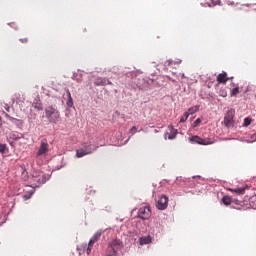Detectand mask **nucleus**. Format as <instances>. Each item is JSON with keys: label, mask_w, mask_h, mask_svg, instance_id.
Wrapping results in <instances>:
<instances>
[{"label": "nucleus", "mask_w": 256, "mask_h": 256, "mask_svg": "<svg viewBox=\"0 0 256 256\" xmlns=\"http://www.w3.org/2000/svg\"><path fill=\"white\" fill-rule=\"evenodd\" d=\"M123 248V242L119 239H113L109 242L105 256H117V252Z\"/></svg>", "instance_id": "1"}, {"label": "nucleus", "mask_w": 256, "mask_h": 256, "mask_svg": "<svg viewBox=\"0 0 256 256\" xmlns=\"http://www.w3.org/2000/svg\"><path fill=\"white\" fill-rule=\"evenodd\" d=\"M45 113L49 123H59V120L61 119V114L59 113V110H57V108L53 106H48L45 109Z\"/></svg>", "instance_id": "2"}, {"label": "nucleus", "mask_w": 256, "mask_h": 256, "mask_svg": "<svg viewBox=\"0 0 256 256\" xmlns=\"http://www.w3.org/2000/svg\"><path fill=\"white\" fill-rule=\"evenodd\" d=\"M47 153H49V142L44 138L40 142V146L36 152V157H47Z\"/></svg>", "instance_id": "3"}, {"label": "nucleus", "mask_w": 256, "mask_h": 256, "mask_svg": "<svg viewBox=\"0 0 256 256\" xmlns=\"http://www.w3.org/2000/svg\"><path fill=\"white\" fill-rule=\"evenodd\" d=\"M137 217L142 219V221H147V219L151 218V208L149 206L139 208Z\"/></svg>", "instance_id": "4"}, {"label": "nucleus", "mask_w": 256, "mask_h": 256, "mask_svg": "<svg viewBox=\"0 0 256 256\" xmlns=\"http://www.w3.org/2000/svg\"><path fill=\"white\" fill-rule=\"evenodd\" d=\"M235 117V109H230L224 116V125L225 127H233V119Z\"/></svg>", "instance_id": "5"}, {"label": "nucleus", "mask_w": 256, "mask_h": 256, "mask_svg": "<svg viewBox=\"0 0 256 256\" xmlns=\"http://www.w3.org/2000/svg\"><path fill=\"white\" fill-rule=\"evenodd\" d=\"M190 143H196L197 145H213V140L209 138L203 139L199 136H192L190 138Z\"/></svg>", "instance_id": "6"}, {"label": "nucleus", "mask_w": 256, "mask_h": 256, "mask_svg": "<svg viewBox=\"0 0 256 256\" xmlns=\"http://www.w3.org/2000/svg\"><path fill=\"white\" fill-rule=\"evenodd\" d=\"M99 239H101V232H96L93 237L89 240L87 249H86V253L87 255H91V250L93 249V245H95V243H97V241H99Z\"/></svg>", "instance_id": "7"}, {"label": "nucleus", "mask_w": 256, "mask_h": 256, "mask_svg": "<svg viewBox=\"0 0 256 256\" xmlns=\"http://www.w3.org/2000/svg\"><path fill=\"white\" fill-rule=\"evenodd\" d=\"M168 203L169 198H167V196H162L157 202V208L163 211L167 207Z\"/></svg>", "instance_id": "8"}, {"label": "nucleus", "mask_w": 256, "mask_h": 256, "mask_svg": "<svg viewBox=\"0 0 256 256\" xmlns=\"http://www.w3.org/2000/svg\"><path fill=\"white\" fill-rule=\"evenodd\" d=\"M95 85L99 86H105V85H112L111 81H109V79L107 78H97V80L95 81Z\"/></svg>", "instance_id": "9"}, {"label": "nucleus", "mask_w": 256, "mask_h": 256, "mask_svg": "<svg viewBox=\"0 0 256 256\" xmlns=\"http://www.w3.org/2000/svg\"><path fill=\"white\" fill-rule=\"evenodd\" d=\"M217 81H218V83H223V85H225L227 83V81H229V77H227L226 72L218 74Z\"/></svg>", "instance_id": "10"}, {"label": "nucleus", "mask_w": 256, "mask_h": 256, "mask_svg": "<svg viewBox=\"0 0 256 256\" xmlns=\"http://www.w3.org/2000/svg\"><path fill=\"white\" fill-rule=\"evenodd\" d=\"M91 153H93V150L80 149L76 151V157L78 158L85 157V155H91Z\"/></svg>", "instance_id": "11"}, {"label": "nucleus", "mask_w": 256, "mask_h": 256, "mask_svg": "<svg viewBox=\"0 0 256 256\" xmlns=\"http://www.w3.org/2000/svg\"><path fill=\"white\" fill-rule=\"evenodd\" d=\"M34 181H37L39 185H43L44 183H47V176L45 174L35 176Z\"/></svg>", "instance_id": "12"}, {"label": "nucleus", "mask_w": 256, "mask_h": 256, "mask_svg": "<svg viewBox=\"0 0 256 256\" xmlns=\"http://www.w3.org/2000/svg\"><path fill=\"white\" fill-rule=\"evenodd\" d=\"M140 245H149L151 243V238L149 236L142 237L139 239Z\"/></svg>", "instance_id": "13"}, {"label": "nucleus", "mask_w": 256, "mask_h": 256, "mask_svg": "<svg viewBox=\"0 0 256 256\" xmlns=\"http://www.w3.org/2000/svg\"><path fill=\"white\" fill-rule=\"evenodd\" d=\"M245 189L247 188H235V189H230L232 193H237V195H245Z\"/></svg>", "instance_id": "14"}, {"label": "nucleus", "mask_w": 256, "mask_h": 256, "mask_svg": "<svg viewBox=\"0 0 256 256\" xmlns=\"http://www.w3.org/2000/svg\"><path fill=\"white\" fill-rule=\"evenodd\" d=\"M238 93H241L240 89H239V86H236L235 88H232L230 90V96L231 97H237V94Z\"/></svg>", "instance_id": "15"}, {"label": "nucleus", "mask_w": 256, "mask_h": 256, "mask_svg": "<svg viewBox=\"0 0 256 256\" xmlns=\"http://www.w3.org/2000/svg\"><path fill=\"white\" fill-rule=\"evenodd\" d=\"M222 203H223L224 205H226V206L231 205V203H232L231 197H229V196H224V197L222 198Z\"/></svg>", "instance_id": "16"}, {"label": "nucleus", "mask_w": 256, "mask_h": 256, "mask_svg": "<svg viewBox=\"0 0 256 256\" xmlns=\"http://www.w3.org/2000/svg\"><path fill=\"white\" fill-rule=\"evenodd\" d=\"M177 129H175V128H171V132H170V134H169V136H168V139H175V137H177Z\"/></svg>", "instance_id": "17"}, {"label": "nucleus", "mask_w": 256, "mask_h": 256, "mask_svg": "<svg viewBox=\"0 0 256 256\" xmlns=\"http://www.w3.org/2000/svg\"><path fill=\"white\" fill-rule=\"evenodd\" d=\"M197 111H199V106H194L189 108L188 114L190 113V115H193L194 113H197Z\"/></svg>", "instance_id": "18"}, {"label": "nucleus", "mask_w": 256, "mask_h": 256, "mask_svg": "<svg viewBox=\"0 0 256 256\" xmlns=\"http://www.w3.org/2000/svg\"><path fill=\"white\" fill-rule=\"evenodd\" d=\"M189 119V112H185L180 119V123H185Z\"/></svg>", "instance_id": "19"}, {"label": "nucleus", "mask_w": 256, "mask_h": 256, "mask_svg": "<svg viewBox=\"0 0 256 256\" xmlns=\"http://www.w3.org/2000/svg\"><path fill=\"white\" fill-rule=\"evenodd\" d=\"M69 100L67 102L68 107H71L73 105V98H71V92H68Z\"/></svg>", "instance_id": "20"}, {"label": "nucleus", "mask_w": 256, "mask_h": 256, "mask_svg": "<svg viewBox=\"0 0 256 256\" xmlns=\"http://www.w3.org/2000/svg\"><path fill=\"white\" fill-rule=\"evenodd\" d=\"M249 125H251V118H245L244 119V126L249 127Z\"/></svg>", "instance_id": "21"}, {"label": "nucleus", "mask_w": 256, "mask_h": 256, "mask_svg": "<svg viewBox=\"0 0 256 256\" xmlns=\"http://www.w3.org/2000/svg\"><path fill=\"white\" fill-rule=\"evenodd\" d=\"M201 123V118H197L195 121H194V127H199Z\"/></svg>", "instance_id": "22"}, {"label": "nucleus", "mask_w": 256, "mask_h": 256, "mask_svg": "<svg viewBox=\"0 0 256 256\" xmlns=\"http://www.w3.org/2000/svg\"><path fill=\"white\" fill-rule=\"evenodd\" d=\"M130 133H132V135H135V133H137V126H133V127L130 129Z\"/></svg>", "instance_id": "23"}, {"label": "nucleus", "mask_w": 256, "mask_h": 256, "mask_svg": "<svg viewBox=\"0 0 256 256\" xmlns=\"http://www.w3.org/2000/svg\"><path fill=\"white\" fill-rule=\"evenodd\" d=\"M6 146L5 144L0 143V153H5Z\"/></svg>", "instance_id": "24"}, {"label": "nucleus", "mask_w": 256, "mask_h": 256, "mask_svg": "<svg viewBox=\"0 0 256 256\" xmlns=\"http://www.w3.org/2000/svg\"><path fill=\"white\" fill-rule=\"evenodd\" d=\"M220 97H227V91L225 90L220 91Z\"/></svg>", "instance_id": "25"}, {"label": "nucleus", "mask_w": 256, "mask_h": 256, "mask_svg": "<svg viewBox=\"0 0 256 256\" xmlns=\"http://www.w3.org/2000/svg\"><path fill=\"white\" fill-rule=\"evenodd\" d=\"M21 43H29V38L20 39Z\"/></svg>", "instance_id": "26"}, {"label": "nucleus", "mask_w": 256, "mask_h": 256, "mask_svg": "<svg viewBox=\"0 0 256 256\" xmlns=\"http://www.w3.org/2000/svg\"><path fill=\"white\" fill-rule=\"evenodd\" d=\"M208 5H209V7H215V5H217V2L216 1H212V4L209 3Z\"/></svg>", "instance_id": "27"}, {"label": "nucleus", "mask_w": 256, "mask_h": 256, "mask_svg": "<svg viewBox=\"0 0 256 256\" xmlns=\"http://www.w3.org/2000/svg\"><path fill=\"white\" fill-rule=\"evenodd\" d=\"M84 151H93V148H91V146H87Z\"/></svg>", "instance_id": "28"}, {"label": "nucleus", "mask_w": 256, "mask_h": 256, "mask_svg": "<svg viewBox=\"0 0 256 256\" xmlns=\"http://www.w3.org/2000/svg\"><path fill=\"white\" fill-rule=\"evenodd\" d=\"M169 65H171V60H167V61L165 62V66H166V67H169Z\"/></svg>", "instance_id": "29"}, {"label": "nucleus", "mask_w": 256, "mask_h": 256, "mask_svg": "<svg viewBox=\"0 0 256 256\" xmlns=\"http://www.w3.org/2000/svg\"><path fill=\"white\" fill-rule=\"evenodd\" d=\"M231 87H234V88H236V87H238L234 82H232L231 83Z\"/></svg>", "instance_id": "30"}, {"label": "nucleus", "mask_w": 256, "mask_h": 256, "mask_svg": "<svg viewBox=\"0 0 256 256\" xmlns=\"http://www.w3.org/2000/svg\"><path fill=\"white\" fill-rule=\"evenodd\" d=\"M167 78L172 81L173 83H175V80H173L171 77L167 76Z\"/></svg>", "instance_id": "31"}, {"label": "nucleus", "mask_w": 256, "mask_h": 256, "mask_svg": "<svg viewBox=\"0 0 256 256\" xmlns=\"http://www.w3.org/2000/svg\"><path fill=\"white\" fill-rule=\"evenodd\" d=\"M6 111H8V112H9V111H10V108H9V107H7V108H6Z\"/></svg>", "instance_id": "32"}, {"label": "nucleus", "mask_w": 256, "mask_h": 256, "mask_svg": "<svg viewBox=\"0 0 256 256\" xmlns=\"http://www.w3.org/2000/svg\"><path fill=\"white\" fill-rule=\"evenodd\" d=\"M230 79H233V77H230L229 80H230Z\"/></svg>", "instance_id": "33"}, {"label": "nucleus", "mask_w": 256, "mask_h": 256, "mask_svg": "<svg viewBox=\"0 0 256 256\" xmlns=\"http://www.w3.org/2000/svg\"><path fill=\"white\" fill-rule=\"evenodd\" d=\"M254 137H256V134H254Z\"/></svg>", "instance_id": "34"}]
</instances>
